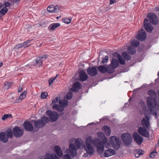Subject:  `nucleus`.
<instances>
[{
	"instance_id": "1",
	"label": "nucleus",
	"mask_w": 159,
	"mask_h": 159,
	"mask_svg": "<svg viewBox=\"0 0 159 159\" xmlns=\"http://www.w3.org/2000/svg\"><path fill=\"white\" fill-rule=\"evenodd\" d=\"M107 139L105 136H104L102 141L97 138H95L93 140L91 136H89L86 139V145L93 143L94 146L97 148L98 153L102 157L104 151V145L107 148L110 145L109 143L107 144L108 145H107Z\"/></svg>"
},
{
	"instance_id": "2",
	"label": "nucleus",
	"mask_w": 159,
	"mask_h": 159,
	"mask_svg": "<svg viewBox=\"0 0 159 159\" xmlns=\"http://www.w3.org/2000/svg\"><path fill=\"white\" fill-rule=\"evenodd\" d=\"M149 118L145 116L141 120V123L143 127H140L138 130V133L141 135L146 138L149 137V134L148 132L147 129H149L150 126Z\"/></svg>"
},
{
	"instance_id": "3",
	"label": "nucleus",
	"mask_w": 159,
	"mask_h": 159,
	"mask_svg": "<svg viewBox=\"0 0 159 159\" xmlns=\"http://www.w3.org/2000/svg\"><path fill=\"white\" fill-rule=\"evenodd\" d=\"M33 121L34 122V125L36 128H42L49 121V119L47 117L43 116L40 120H34Z\"/></svg>"
},
{
	"instance_id": "4",
	"label": "nucleus",
	"mask_w": 159,
	"mask_h": 159,
	"mask_svg": "<svg viewBox=\"0 0 159 159\" xmlns=\"http://www.w3.org/2000/svg\"><path fill=\"white\" fill-rule=\"evenodd\" d=\"M147 105L149 109L152 110L157 106V102L156 98L150 96L147 97L146 99Z\"/></svg>"
},
{
	"instance_id": "5",
	"label": "nucleus",
	"mask_w": 159,
	"mask_h": 159,
	"mask_svg": "<svg viewBox=\"0 0 159 159\" xmlns=\"http://www.w3.org/2000/svg\"><path fill=\"white\" fill-rule=\"evenodd\" d=\"M121 139L123 143L126 145H130L132 141V138L130 134L128 133H123L121 135Z\"/></svg>"
},
{
	"instance_id": "6",
	"label": "nucleus",
	"mask_w": 159,
	"mask_h": 159,
	"mask_svg": "<svg viewBox=\"0 0 159 159\" xmlns=\"http://www.w3.org/2000/svg\"><path fill=\"white\" fill-rule=\"evenodd\" d=\"M110 143L113 148L116 150H118L120 148V139L115 136L110 137Z\"/></svg>"
},
{
	"instance_id": "7",
	"label": "nucleus",
	"mask_w": 159,
	"mask_h": 159,
	"mask_svg": "<svg viewBox=\"0 0 159 159\" xmlns=\"http://www.w3.org/2000/svg\"><path fill=\"white\" fill-rule=\"evenodd\" d=\"M46 114L47 116H49L50 121L51 122H54L57 121L59 116V114L57 112L52 111L50 110L47 111Z\"/></svg>"
},
{
	"instance_id": "8",
	"label": "nucleus",
	"mask_w": 159,
	"mask_h": 159,
	"mask_svg": "<svg viewBox=\"0 0 159 159\" xmlns=\"http://www.w3.org/2000/svg\"><path fill=\"white\" fill-rule=\"evenodd\" d=\"M147 17L150 23L153 25H157L158 23L159 20L155 13L150 12L148 14Z\"/></svg>"
},
{
	"instance_id": "9",
	"label": "nucleus",
	"mask_w": 159,
	"mask_h": 159,
	"mask_svg": "<svg viewBox=\"0 0 159 159\" xmlns=\"http://www.w3.org/2000/svg\"><path fill=\"white\" fill-rule=\"evenodd\" d=\"M98 70L102 74H105L107 72L109 74L112 73L114 72L113 69H110L109 66L107 67L105 66L100 65L97 67Z\"/></svg>"
},
{
	"instance_id": "10",
	"label": "nucleus",
	"mask_w": 159,
	"mask_h": 159,
	"mask_svg": "<svg viewBox=\"0 0 159 159\" xmlns=\"http://www.w3.org/2000/svg\"><path fill=\"white\" fill-rule=\"evenodd\" d=\"M48 56L47 55H44L42 56L38 57L35 59V63L33 66L37 67H40L42 65L44 58H45V60L47 58Z\"/></svg>"
},
{
	"instance_id": "11",
	"label": "nucleus",
	"mask_w": 159,
	"mask_h": 159,
	"mask_svg": "<svg viewBox=\"0 0 159 159\" xmlns=\"http://www.w3.org/2000/svg\"><path fill=\"white\" fill-rule=\"evenodd\" d=\"M144 27L146 31L151 33L153 29V27L150 23L149 20L147 19H145L144 21Z\"/></svg>"
},
{
	"instance_id": "12",
	"label": "nucleus",
	"mask_w": 159,
	"mask_h": 159,
	"mask_svg": "<svg viewBox=\"0 0 159 159\" xmlns=\"http://www.w3.org/2000/svg\"><path fill=\"white\" fill-rule=\"evenodd\" d=\"M136 39L140 41H144L146 37V33L143 29L140 30L139 31L138 34L136 35Z\"/></svg>"
},
{
	"instance_id": "13",
	"label": "nucleus",
	"mask_w": 159,
	"mask_h": 159,
	"mask_svg": "<svg viewBox=\"0 0 159 159\" xmlns=\"http://www.w3.org/2000/svg\"><path fill=\"white\" fill-rule=\"evenodd\" d=\"M97 66H94L89 67L87 69V72L88 74L91 77H94L98 73L97 69Z\"/></svg>"
},
{
	"instance_id": "14",
	"label": "nucleus",
	"mask_w": 159,
	"mask_h": 159,
	"mask_svg": "<svg viewBox=\"0 0 159 159\" xmlns=\"http://www.w3.org/2000/svg\"><path fill=\"white\" fill-rule=\"evenodd\" d=\"M12 132L14 136L16 138L21 137L23 134V130L17 126L15 127L13 129Z\"/></svg>"
},
{
	"instance_id": "15",
	"label": "nucleus",
	"mask_w": 159,
	"mask_h": 159,
	"mask_svg": "<svg viewBox=\"0 0 159 159\" xmlns=\"http://www.w3.org/2000/svg\"><path fill=\"white\" fill-rule=\"evenodd\" d=\"M69 150L72 157H75L77 155V149L74 144L70 143L69 145Z\"/></svg>"
},
{
	"instance_id": "16",
	"label": "nucleus",
	"mask_w": 159,
	"mask_h": 159,
	"mask_svg": "<svg viewBox=\"0 0 159 159\" xmlns=\"http://www.w3.org/2000/svg\"><path fill=\"white\" fill-rule=\"evenodd\" d=\"M40 159H60L59 157L55 154H51L47 153Z\"/></svg>"
},
{
	"instance_id": "17",
	"label": "nucleus",
	"mask_w": 159,
	"mask_h": 159,
	"mask_svg": "<svg viewBox=\"0 0 159 159\" xmlns=\"http://www.w3.org/2000/svg\"><path fill=\"white\" fill-rule=\"evenodd\" d=\"M25 129L28 131H31L33 129V125L29 121L26 120L24 123Z\"/></svg>"
},
{
	"instance_id": "18",
	"label": "nucleus",
	"mask_w": 159,
	"mask_h": 159,
	"mask_svg": "<svg viewBox=\"0 0 159 159\" xmlns=\"http://www.w3.org/2000/svg\"><path fill=\"white\" fill-rule=\"evenodd\" d=\"M133 137L136 143L138 144H141L143 142V140L142 137L139 135L137 132H135L133 133Z\"/></svg>"
},
{
	"instance_id": "19",
	"label": "nucleus",
	"mask_w": 159,
	"mask_h": 159,
	"mask_svg": "<svg viewBox=\"0 0 159 159\" xmlns=\"http://www.w3.org/2000/svg\"><path fill=\"white\" fill-rule=\"evenodd\" d=\"M47 10L48 12L51 13L58 12L59 11V6L58 5L54 6L52 5L47 8Z\"/></svg>"
},
{
	"instance_id": "20",
	"label": "nucleus",
	"mask_w": 159,
	"mask_h": 159,
	"mask_svg": "<svg viewBox=\"0 0 159 159\" xmlns=\"http://www.w3.org/2000/svg\"><path fill=\"white\" fill-rule=\"evenodd\" d=\"M119 62L116 59L112 58L111 61L110 66H111L112 68H110V69H113L114 71L115 69L117 68L119 66Z\"/></svg>"
},
{
	"instance_id": "21",
	"label": "nucleus",
	"mask_w": 159,
	"mask_h": 159,
	"mask_svg": "<svg viewBox=\"0 0 159 159\" xmlns=\"http://www.w3.org/2000/svg\"><path fill=\"white\" fill-rule=\"evenodd\" d=\"M116 153V152L113 149L109 148L106 150L104 152V155L105 157H108L114 155Z\"/></svg>"
},
{
	"instance_id": "22",
	"label": "nucleus",
	"mask_w": 159,
	"mask_h": 159,
	"mask_svg": "<svg viewBox=\"0 0 159 159\" xmlns=\"http://www.w3.org/2000/svg\"><path fill=\"white\" fill-rule=\"evenodd\" d=\"M80 80L83 82L86 80L88 78V76L86 72L83 70L80 71L79 73Z\"/></svg>"
},
{
	"instance_id": "23",
	"label": "nucleus",
	"mask_w": 159,
	"mask_h": 159,
	"mask_svg": "<svg viewBox=\"0 0 159 159\" xmlns=\"http://www.w3.org/2000/svg\"><path fill=\"white\" fill-rule=\"evenodd\" d=\"M81 86L80 83L79 82L77 81L73 84V88L72 89V90L74 92H77L80 89Z\"/></svg>"
},
{
	"instance_id": "24",
	"label": "nucleus",
	"mask_w": 159,
	"mask_h": 159,
	"mask_svg": "<svg viewBox=\"0 0 159 159\" xmlns=\"http://www.w3.org/2000/svg\"><path fill=\"white\" fill-rule=\"evenodd\" d=\"M85 150L90 155H92L94 153V150L93 148L90 144H88L86 147H84Z\"/></svg>"
},
{
	"instance_id": "25",
	"label": "nucleus",
	"mask_w": 159,
	"mask_h": 159,
	"mask_svg": "<svg viewBox=\"0 0 159 159\" xmlns=\"http://www.w3.org/2000/svg\"><path fill=\"white\" fill-rule=\"evenodd\" d=\"M54 150L55 152L60 157H62L63 154L62 150L59 146L57 145L55 146Z\"/></svg>"
},
{
	"instance_id": "26",
	"label": "nucleus",
	"mask_w": 159,
	"mask_h": 159,
	"mask_svg": "<svg viewBox=\"0 0 159 159\" xmlns=\"http://www.w3.org/2000/svg\"><path fill=\"white\" fill-rule=\"evenodd\" d=\"M0 140L4 143H6L8 141V139L6 137V134L5 132H1L0 133Z\"/></svg>"
},
{
	"instance_id": "27",
	"label": "nucleus",
	"mask_w": 159,
	"mask_h": 159,
	"mask_svg": "<svg viewBox=\"0 0 159 159\" xmlns=\"http://www.w3.org/2000/svg\"><path fill=\"white\" fill-rule=\"evenodd\" d=\"M60 25L59 23H56L52 24L49 25L48 27V30L49 31H53L55 29Z\"/></svg>"
},
{
	"instance_id": "28",
	"label": "nucleus",
	"mask_w": 159,
	"mask_h": 159,
	"mask_svg": "<svg viewBox=\"0 0 159 159\" xmlns=\"http://www.w3.org/2000/svg\"><path fill=\"white\" fill-rule=\"evenodd\" d=\"M113 56H116L117 57L120 64L124 65L125 63V59L122 58V57L120 54L117 53H115L113 54Z\"/></svg>"
},
{
	"instance_id": "29",
	"label": "nucleus",
	"mask_w": 159,
	"mask_h": 159,
	"mask_svg": "<svg viewBox=\"0 0 159 159\" xmlns=\"http://www.w3.org/2000/svg\"><path fill=\"white\" fill-rule=\"evenodd\" d=\"M102 129L106 136H109L110 135L111 133V131L109 127L107 125H104Z\"/></svg>"
},
{
	"instance_id": "30",
	"label": "nucleus",
	"mask_w": 159,
	"mask_h": 159,
	"mask_svg": "<svg viewBox=\"0 0 159 159\" xmlns=\"http://www.w3.org/2000/svg\"><path fill=\"white\" fill-rule=\"evenodd\" d=\"M59 104L61 107L64 108L67 106L68 102L67 100H60L59 102Z\"/></svg>"
},
{
	"instance_id": "31",
	"label": "nucleus",
	"mask_w": 159,
	"mask_h": 159,
	"mask_svg": "<svg viewBox=\"0 0 159 159\" xmlns=\"http://www.w3.org/2000/svg\"><path fill=\"white\" fill-rule=\"evenodd\" d=\"M6 134L7 135V139H8L9 138H12L13 137V135L12 130L10 128L7 129L6 131Z\"/></svg>"
},
{
	"instance_id": "32",
	"label": "nucleus",
	"mask_w": 159,
	"mask_h": 159,
	"mask_svg": "<svg viewBox=\"0 0 159 159\" xmlns=\"http://www.w3.org/2000/svg\"><path fill=\"white\" fill-rule=\"evenodd\" d=\"M122 55L123 57L126 61H129L131 59V57L126 52H123L122 53Z\"/></svg>"
},
{
	"instance_id": "33",
	"label": "nucleus",
	"mask_w": 159,
	"mask_h": 159,
	"mask_svg": "<svg viewBox=\"0 0 159 159\" xmlns=\"http://www.w3.org/2000/svg\"><path fill=\"white\" fill-rule=\"evenodd\" d=\"M13 84V83L11 82H6L4 84L3 89H4L7 90L11 87Z\"/></svg>"
},
{
	"instance_id": "34",
	"label": "nucleus",
	"mask_w": 159,
	"mask_h": 159,
	"mask_svg": "<svg viewBox=\"0 0 159 159\" xmlns=\"http://www.w3.org/2000/svg\"><path fill=\"white\" fill-rule=\"evenodd\" d=\"M140 43L136 40H134L131 43V45L133 47H137L139 45Z\"/></svg>"
},
{
	"instance_id": "35",
	"label": "nucleus",
	"mask_w": 159,
	"mask_h": 159,
	"mask_svg": "<svg viewBox=\"0 0 159 159\" xmlns=\"http://www.w3.org/2000/svg\"><path fill=\"white\" fill-rule=\"evenodd\" d=\"M128 49L129 51V53L132 55L135 54L136 51V50L135 49L132 48L130 46H128Z\"/></svg>"
},
{
	"instance_id": "36",
	"label": "nucleus",
	"mask_w": 159,
	"mask_h": 159,
	"mask_svg": "<svg viewBox=\"0 0 159 159\" xmlns=\"http://www.w3.org/2000/svg\"><path fill=\"white\" fill-rule=\"evenodd\" d=\"M148 95L153 97H156L157 96V94L155 91L151 89L149 90L148 92Z\"/></svg>"
},
{
	"instance_id": "37",
	"label": "nucleus",
	"mask_w": 159,
	"mask_h": 159,
	"mask_svg": "<svg viewBox=\"0 0 159 159\" xmlns=\"http://www.w3.org/2000/svg\"><path fill=\"white\" fill-rule=\"evenodd\" d=\"M80 140H81V139L80 138H78L77 139H76L75 140V144L78 148H80V145H81L80 142Z\"/></svg>"
},
{
	"instance_id": "38",
	"label": "nucleus",
	"mask_w": 159,
	"mask_h": 159,
	"mask_svg": "<svg viewBox=\"0 0 159 159\" xmlns=\"http://www.w3.org/2000/svg\"><path fill=\"white\" fill-rule=\"evenodd\" d=\"M26 93V91L24 90L23 92L21 93L19 97V99H18L17 100H18L19 99L22 100L24 99L25 97Z\"/></svg>"
},
{
	"instance_id": "39",
	"label": "nucleus",
	"mask_w": 159,
	"mask_h": 159,
	"mask_svg": "<svg viewBox=\"0 0 159 159\" xmlns=\"http://www.w3.org/2000/svg\"><path fill=\"white\" fill-rule=\"evenodd\" d=\"M11 5V4L8 2H5L4 4H2L1 3H0V9L4 7L5 8L9 7Z\"/></svg>"
},
{
	"instance_id": "40",
	"label": "nucleus",
	"mask_w": 159,
	"mask_h": 159,
	"mask_svg": "<svg viewBox=\"0 0 159 159\" xmlns=\"http://www.w3.org/2000/svg\"><path fill=\"white\" fill-rule=\"evenodd\" d=\"M0 11V13H2L3 15L7 12L8 10L7 8H5L4 7H2Z\"/></svg>"
},
{
	"instance_id": "41",
	"label": "nucleus",
	"mask_w": 159,
	"mask_h": 159,
	"mask_svg": "<svg viewBox=\"0 0 159 159\" xmlns=\"http://www.w3.org/2000/svg\"><path fill=\"white\" fill-rule=\"evenodd\" d=\"M58 76V74L56 75L55 77H54L48 80V82H49V86H50L51 84H52L54 81L56 79V78Z\"/></svg>"
},
{
	"instance_id": "42",
	"label": "nucleus",
	"mask_w": 159,
	"mask_h": 159,
	"mask_svg": "<svg viewBox=\"0 0 159 159\" xmlns=\"http://www.w3.org/2000/svg\"><path fill=\"white\" fill-rule=\"evenodd\" d=\"M154 108H152V110L149 109L151 114L153 116H154L155 118H157L158 117L157 113V112L154 111Z\"/></svg>"
},
{
	"instance_id": "43",
	"label": "nucleus",
	"mask_w": 159,
	"mask_h": 159,
	"mask_svg": "<svg viewBox=\"0 0 159 159\" xmlns=\"http://www.w3.org/2000/svg\"><path fill=\"white\" fill-rule=\"evenodd\" d=\"M32 40V39L28 40L27 41H26L25 42L22 43L23 45H24V46L26 45H27L24 48H26L30 46V43Z\"/></svg>"
},
{
	"instance_id": "44",
	"label": "nucleus",
	"mask_w": 159,
	"mask_h": 159,
	"mask_svg": "<svg viewBox=\"0 0 159 159\" xmlns=\"http://www.w3.org/2000/svg\"><path fill=\"white\" fill-rule=\"evenodd\" d=\"M48 95V93L47 92H42L41 93V97L42 99H46Z\"/></svg>"
},
{
	"instance_id": "45",
	"label": "nucleus",
	"mask_w": 159,
	"mask_h": 159,
	"mask_svg": "<svg viewBox=\"0 0 159 159\" xmlns=\"http://www.w3.org/2000/svg\"><path fill=\"white\" fill-rule=\"evenodd\" d=\"M135 152L139 155V156L143 154L144 152V151L141 149H137L135 150Z\"/></svg>"
},
{
	"instance_id": "46",
	"label": "nucleus",
	"mask_w": 159,
	"mask_h": 159,
	"mask_svg": "<svg viewBox=\"0 0 159 159\" xmlns=\"http://www.w3.org/2000/svg\"><path fill=\"white\" fill-rule=\"evenodd\" d=\"M72 93L71 92H69L67 94L66 98L68 100L71 99L72 97Z\"/></svg>"
},
{
	"instance_id": "47",
	"label": "nucleus",
	"mask_w": 159,
	"mask_h": 159,
	"mask_svg": "<svg viewBox=\"0 0 159 159\" xmlns=\"http://www.w3.org/2000/svg\"><path fill=\"white\" fill-rule=\"evenodd\" d=\"M157 152L156 151H152L150 154V157L152 158H154L156 156Z\"/></svg>"
},
{
	"instance_id": "48",
	"label": "nucleus",
	"mask_w": 159,
	"mask_h": 159,
	"mask_svg": "<svg viewBox=\"0 0 159 159\" xmlns=\"http://www.w3.org/2000/svg\"><path fill=\"white\" fill-rule=\"evenodd\" d=\"M108 60V56H106L103 58L102 61V63L104 64L105 63H107Z\"/></svg>"
},
{
	"instance_id": "49",
	"label": "nucleus",
	"mask_w": 159,
	"mask_h": 159,
	"mask_svg": "<svg viewBox=\"0 0 159 159\" xmlns=\"http://www.w3.org/2000/svg\"><path fill=\"white\" fill-rule=\"evenodd\" d=\"M63 21L65 24H68L70 22L71 20L70 19H63Z\"/></svg>"
},
{
	"instance_id": "50",
	"label": "nucleus",
	"mask_w": 159,
	"mask_h": 159,
	"mask_svg": "<svg viewBox=\"0 0 159 159\" xmlns=\"http://www.w3.org/2000/svg\"><path fill=\"white\" fill-rule=\"evenodd\" d=\"M63 159H71V158L70 154H67L63 156Z\"/></svg>"
},
{
	"instance_id": "51",
	"label": "nucleus",
	"mask_w": 159,
	"mask_h": 159,
	"mask_svg": "<svg viewBox=\"0 0 159 159\" xmlns=\"http://www.w3.org/2000/svg\"><path fill=\"white\" fill-rule=\"evenodd\" d=\"M8 116H11V115L10 114H4L2 117V119L3 120H5L7 119V118Z\"/></svg>"
},
{
	"instance_id": "52",
	"label": "nucleus",
	"mask_w": 159,
	"mask_h": 159,
	"mask_svg": "<svg viewBox=\"0 0 159 159\" xmlns=\"http://www.w3.org/2000/svg\"><path fill=\"white\" fill-rule=\"evenodd\" d=\"M24 46V45H23L22 43H21L19 44H17L14 47L15 49H18Z\"/></svg>"
},
{
	"instance_id": "53",
	"label": "nucleus",
	"mask_w": 159,
	"mask_h": 159,
	"mask_svg": "<svg viewBox=\"0 0 159 159\" xmlns=\"http://www.w3.org/2000/svg\"><path fill=\"white\" fill-rule=\"evenodd\" d=\"M23 90V85L22 84L20 85L18 88V92H21Z\"/></svg>"
},
{
	"instance_id": "54",
	"label": "nucleus",
	"mask_w": 159,
	"mask_h": 159,
	"mask_svg": "<svg viewBox=\"0 0 159 159\" xmlns=\"http://www.w3.org/2000/svg\"><path fill=\"white\" fill-rule=\"evenodd\" d=\"M59 106L58 104H55L53 106V108L54 109L56 110H57V109H58V108H59Z\"/></svg>"
},
{
	"instance_id": "55",
	"label": "nucleus",
	"mask_w": 159,
	"mask_h": 159,
	"mask_svg": "<svg viewBox=\"0 0 159 159\" xmlns=\"http://www.w3.org/2000/svg\"><path fill=\"white\" fill-rule=\"evenodd\" d=\"M139 103L142 106H145V102L142 100H141L139 102Z\"/></svg>"
},
{
	"instance_id": "56",
	"label": "nucleus",
	"mask_w": 159,
	"mask_h": 159,
	"mask_svg": "<svg viewBox=\"0 0 159 159\" xmlns=\"http://www.w3.org/2000/svg\"><path fill=\"white\" fill-rule=\"evenodd\" d=\"M13 5L15 3H18L20 0H11Z\"/></svg>"
},
{
	"instance_id": "57",
	"label": "nucleus",
	"mask_w": 159,
	"mask_h": 159,
	"mask_svg": "<svg viewBox=\"0 0 159 159\" xmlns=\"http://www.w3.org/2000/svg\"><path fill=\"white\" fill-rule=\"evenodd\" d=\"M64 110V108L61 107H59V108L57 110V111L59 112H62Z\"/></svg>"
},
{
	"instance_id": "58",
	"label": "nucleus",
	"mask_w": 159,
	"mask_h": 159,
	"mask_svg": "<svg viewBox=\"0 0 159 159\" xmlns=\"http://www.w3.org/2000/svg\"><path fill=\"white\" fill-rule=\"evenodd\" d=\"M116 2L115 0H110V5L113 4L114 3Z\"/></svg>"
},
{
	"instance_id": "59",
	"label": "nucleus",
	"mask_w": 159,
	"mask_h": 159,
	"mask_svg": "<svg viewBox=\"0 0 159 159\" xmlns=\"http://www.w3.org/2000/svg\"><path fill=\"white\" fill-rule=\"evenodd\" d=\"M57 101L55 100V99H53L52 101V103L53 104H55L57 102Z\"/></svg>"
},
{
	"instance_id": "60",
	"label": "nucleus",
	"mask_w": 159,
	"mask_h": 159,
	"mask_svg": "<svg viewBox=\"0 0 159 159\" xmlns=\"http://www.w3.org/2000/svg\"><path fill=\"white\" fill-rule=\"evenodd\" d=\"M155 8L156 11H159V6L156 7Z\"/></svg>"
},
{
	"instance_id": "61",
	"label": "nucleus",
	"mask_w": 159,
	"mask_h": 159,
	"mask_svg": "<svg viewBox=\"0 0 159 159\" xmlns=\"http://www.w3.org/2000/svg\"><path fill=\"white\" fill-rule=\"evenodd\" d=\"M139 156V155L136 152H135V157H138Z\"/></svg>"
},
{
	"instance_id": "62",
	"label": "nucleus",
	"mask_w": 159,
	"mask_h": 159,
	"mask_svg": "<svg viewBox=\"0 0 159 159\" xmlns=\"http://www.w3.org/2000/svg\"><path fill=\"white\" fill-rule=\"evenodd\" d=\"M60 99V98L58 97H57L56 98H55V100H56L58 102Z\"/></svg>"
},
{
	"instance_id": "63",
	"label": "nucleus",
	"mask_w": 159,
	"mask_h": 159,
	"mask_svg": "<svg viewBox=\"0 0 159 159\" xmlns=\"http://www.w3.org/2000/svg\"><path fill=\"white\" fill-rule=\"evenodd\" d=\"M157 107V108L158 110H159V105H158V104H157V106L156 107Z\"/></svg>"
},
{
	"instance_id": "64",
	"label": "nucleus",
	"mask_w": 159,
	"mask_h": 159,
	"mask_svg": "<svg viewBox=\"0 0 159 159\" xmlns=\"http://www.w3.org/2000/svg\"><path fill=\"white\" fill-rule=\"evenodd\" d=\"M3 15L1 13H0V19L3 16Z\"/></svg>"
}]
</instances>
